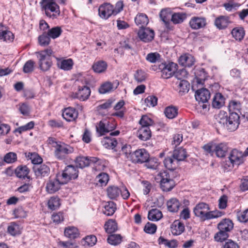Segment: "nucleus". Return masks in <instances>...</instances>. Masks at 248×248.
<instances>
[{
	"label": "nucleus",
	"mask_w": 248,
	"mask_h": 248,
	"mask_svg": "<svg viewBox=\"0 0 248 248\" xmlns=\"http://www.w3.org/2000/svg\"><path fill=\"white\" fill-rule=\"evenodd\" d=\"M218 122L228 130L234 131L240 124V116L237 112L230 113L229 116L225 113H220L218 114Z\"/></svg>",
	"instance_id": "obj_1"
},
{
	"label": "nucleus",
	"mask_w": 248,
	"mask_h": 248,
	"mask_svg": "<svg viewBox=\"0 0 248 248\" xmlns=\"http://www.w3.org/2000/svg\"><path fill=\"white\" fill-rule=\"evenodd\" d=\"M209 205L204 202L197 204L193 209V212L196 217H200L203 220L210 219L220 217L222 212L219 211H209Z\"/></svg>",
	"instance_id": "obj_2"
},
{
	"label": "nucleus",
	"mask_w": 248,
	"mask_h": 248,
	"mask_svg": "<svg viewBox=\"0 0 248 248\" xmlns=\"http://www.w3.org/2000/svg\"><path fill=\"white\" fill-rule=\"evenodd\" d=\"M75 163L77 167L83 168L88 166L90 164H95V167L97 170H104L106 167L104 162L95 157L78 156L75 160Z\"/></svg>",
	"instance_id": "obj_3"
},
{
	"label": "nucleus",
	"mask_w": 248,
	"mask_h": 248,
	"mask_svg": "<svg viewBox=\"0 0 248 248\" xmlns=\"http://www.w3.org/2000/svg\"><path fill=\"white\" fill-rule=\"evenodd\" d=\"M42 8L45 11L46 15L52 19L57 18L60 14L59 6L54 0H44Z\"/></svg>",
	"instance_id": "obj_4"
},
{
	"label": "nucleus",
	"mask_w": 248,
	"mask_h": 248,
	"mask_svg": "<svg viewBox=\"0 0 248 248\" xmlns=\"http://www.w3.org/2000/svg\"><path fill=\"white\" fill-rule=\"evenodd\" d=\"M160 179V185L161 189L166 192L170 191L175 186L174 180L170 178V175L167 171L160 172L158 174Z\"/></svg>",
	"instance_id": "obj_5"
},
{
	"label": "nucleus",
	"mask_w": 248,
	"mask_h": 248,
	"mask_svg": "<svg viewBox=\"0 0 248 248\" xmlns=\"http://www.w3.org/2000/svg\"><path fill=\"white\" fill-rule=\"evenodd\" d=\"M78 172V170L74 166L68 165L65 168L61 174L57 175V177L62 180V183L66 184L70 180L77 178Z\"/></svg>",
	"instance_id": "obj_6"
},
{
	"label": "nucleus",
	"mask_w": 248,
	"mask_h": 248,
	"mask_svg": "<svg viewBox=\"0 0 248 248\" xmlns=\"http://www.w3.org/2000/svg\"><path fill=\"white\" fill-rule=\"evenodd\" d=\"M177 65L173 62L162 63L158 66V68L161 72V77L167 79L171 77L177 70Z\"/></svg>",
	"instance_id": "obj_7"
},
{
	"label": "nucleus",
	"mask_w": 248,
	"mask_h": 248,
	"mask_svg": "<svg viewBox=\"0 0 248 248\" xmlns=\"http://www.w3.org/2000/svg\"><path fill=\"white\" fill-rule=\"evenodd\" d=\"M59 145L55 149L54 155L59 160H63L66 158L68 155L74 152V149L70 146L63 142L59 143Z\"/></svg>",
	"instance_id": "obj_8"
},
{
	"label": "nucleus",
	"mask_w": 248,
	"mask_h": 248,
	"mask_svg": "<svg viewBox=\"0 0 248 248\" xmlns=\"http://www.w3.org/2000/svg\"><path fill=\"white\" fill-rule=\"evenodd\" d=\"M91 94V90L89 87L85 85H78V91L73 93L72 97L74 98H77L80 101H85L87 100Z\"/></svg>",
	"instance_id": "obj_9"
},
{
	"label": "nucleus",
	"mask_w": 248,
	"mask_h": 248,
	"mask_svg": "<svg viewBox=\"0 0 248 248\" xmlns=\"http://www.w3.org/2000/svg\"><path fill=\"white\" fill-rule=\"evenodd\" d=\"M138 36L141 41L149 43L154 39L155 32L149 28H141L138 32Z\"/></svg>",
	"instance_id": "obj_10"
},
{
	"label": "nucleus",
	"mask_w": 248,
	"mask_h": 248,
	"mask_svg": "<svg viewBox=\"0 0 248 248\" xmlns=\"http://www.w3.org/2000/svg\"><path fill=\"white\" fill-rule=\"evenodd\" d=\"M149 154L144 149H138L133 152L131 155L133 162L137 163H145L149 159Z\"/></svg>",
	"instance_id": "obj_11"
},
{
	"label": "nucleus",
	"mask_w": 248,
	"mask_h": 248,
	"mask_svg": "<svg viewBox=\"0 0 248 248\" xmlns=\"http://www.w3.org/2000/svg\"><path fill=\"white\" fill-rule=\"evenodd\" d=\"M244 157L245 156L243 152L233 149L230 152L229 158L233 167L234 165H239L242 163Z\"/></svg>",
	"instance_id": "obj_12"
},
{
	"label": "nucleus",
	"mask_w": 248,
	"mask_h": 248,
	"mask_svg": "<svg viewBox=\"0 0 248 248\" xmlns=\"http://www.w3.org/2000/svg\"><path fill=\"white\" fill-rule=\"evenodd\" d=\"M115 128V124L110 125V123L106 120L101 121L96 126V131L99 136L105 135Z\"/></svg>",
	"instance_id": "obj_13"
},
{
	"label": "nucleus",
	"mask_w": 248,
	"mask_h": 248,
	"mask_svg": "<svg viewBox=\"0 0 248 248\" xmlns=\"http://www.w3.org/2000/svg\"><path fill=\"white\" fill-rule=\"evenodd\" d=\"M206 24V18L202 16H193L189 22L190 27L193 30L203 28L205 27Z\"/></svg>",
	"instance_id": "obj_14"
},
{
	"label": "nucleus",
	"mask_w": 248,
	"mask_h": 248,
	"mask_svg": "<svg viewBox=\"0 0 248 248\" xmlns=\"http://www.w3.org/2000/svg\"><path fill=\"white\" fill-rule=\"evenodd\" d=\"M98 13L102 18L107 19L114 14L113 6L109 3L103 4L99 7Z\"/></svg>",
	"instance_id": "obj_15"
},
{
	"label": "nucleus",
	"mask_w": 248,
	"mask_h": 248,
	"mask_svg": "<svg viewBox=\"0 0 248 248\" xmlns=\"http://www.w3.org/2000/svg\"><path fill=\"white\" fill-rule=\"evenodd\" d=\"M62 183V180L59 179L57 177L56 179L50 180L46 186V191L50 194H52L57 191L60 188Z\"/></svg>",
	"instance_id": "obj_16"
},
{
	"label": "nucleus",
	"mask_w": 248,
	"mask_h": 248,
	"mask_svg": "<svg viewBox=\"0 0 248 248\" xmlns=\"http://www.w3.org/2000/svg\"><path fill=\"white\" fill-rule=\"evenodd\" d=\"M195 96L197 101L206 103L210 97V93L207 89L202 88L196 91Z\"/></svg>",
	"instance_id": "obj_17"
},
{
	"label": "nucleus",
	"mask_w": 248,
	"mask_h": 248,
	"mask_svg": "<svg viewBox=\"0 0 248 248\" xmlns=\"http://www.w3.org/2000/svg\"><path fill=\"white\" fill-rule=\"evenodd\" d=\"M119 83L117 80L114 81L112 83L106 82L99 88V92L101 94H105L115 89L118 86Z\"/></svg>",
	"instance_id": "obj_18"
},
{
	"label": "nucleus",
	"mask_w": 248,
	"mask_h": 248,
	"mask_svg": "<svg viewBox=\"0 0 248 248\" xmlns=\"http://www.w3.org/2000/svg\"><path fill=\"white\" fill-rule=\"evenodd\" d=\"M62 115L65 120L70 122L78 118V112L74 108L69 107L64 109Z\"/></svg>",
	"instance_id": "obj_19"
},
{
	"label": "nucleus",
	"mask_w": 248,
	"mask_h": 248,
	"mask_svg": "<svg viewBox=\"0 0 248 248\" xmlns=\"http://www.w3.org/2000/svg\"><path fill=\"white\" fill-rule=\"evenodd\" d=\"M195 62L194 57L188 54H185L180 56L179 59V64L184 67H190Z\"/></svg>",
	"instance_id": "obj_20"
},
{
	"label": "nucleus",
	"mask_w": 248,
	"mask_h": 248,
	"mask_svg": "<svg viewBox=\"0 0 248 248\" xmlns=\"http://www.w3.org/2000/svg\"><path fill=\"white\" fill-rule=\"evenodd\" d=\"M171 13L169 9L162 10L159 14L160 17L162 21L164 23L166 28L169 30H171V27L170 26V18H171Z\"/></svg>",
	"instance_id": "obj_21"
},
{
	"label": "nucleus",
	"mask_w": 248,
	"mask_h": 248,
	"mask_svg": "<svg viewBox=\"0 0 248 248\" xmlns=\"http://www.w3.org/2000/svg\"><path fill=\"white\" fill-rule=\"evenodd\" d=\"M40 68L43 71H46L51 66V61L49 58L45 57L44 55H38Z\"/></svg>",
	"instance_id": "obj_22"
},
{
	"label": "nucleus",
	"mask_w": 248,
	"mask_h": 248,
	"mask_svg": "<svg viewBox=\"0 0 248 248\" xmlns=\"http://www.w3.org/2000/svg\"><path fill=\"white\" fill-rule=\"evenodd\" d=\"M137 137L141 140L146 141L151 137V131L148 127H141L137 133Z\"/></svg>",
	"instance_id": "obj_23"
},
{
	"label": "nucleus",
	"mask_w": 248,
	"mask_h": 248,
	"mask_svg": "<svg viewBox=\"0 0 248 248\" xmlns=\"http://www.w3.org/2000/svg\"><path fill=\"white\" fill-rule=\"evenodd\" d=\"M217 227L219 231L228 232L232 229L233 224L231 220L225 218L218 223Z\"/></svg>",
	"instance_id": "obj_24"
},
{
	"label": "nucleus",
	"mask_w": 248,
	"mask_h": 248,
	"mask_svg": "<svg viewBox=\"0 0 248 248\" xmlns=\"http://www.w3.org/2000/svg\"><path fill=\"white\" fill-rule=\"evenodd\" d=\"M35 175L39 177H44L47 175L49 172V168L45 164H42L33 168Z\"/></svg>",
	"instance_id": "obj_25"
},
{
	"label": "nucleus",
	"mask_w": 248,
	"mask_h": 248,
	"mask_svg": "<svg viewBox=\"0 0 248 248\" xmlns=\"http://www.w3.org/2000/svg\"><path fill=\"white\" fill-rule=\"evenodd\" d=\"M228 147L227 143H220L216 144L215 148V153L218 157H223L228 151Z\"/></svg>",
	"instance_id": "obj_26"
},
{
	"label": "nucleus",
	"mask_w": 248,
	"mask_h": 248,
	"mask_svg": "<svg viewBox=\"0 0 248 248\" xmlns=\"http://www.w3.org/2000/svg\"><path fill=\"white\" fill-rule=\"evenodd\" d=\"M181 203L179 201L175 198L170 199L167 202L168 210L170 212H177L180 207Z\"/></svg>",
	"instance_id": "obj_27"
},
{
	"label": "nucleus",
	"mask_w": 248,
	"mask_h": 248,
	"mask_svg": "<svg viewBox=\"0 0 248 248\" xmlns=\"http://www.w3.org/2000/svg\"><path fill=\"white\" fill-rule=\"evenodd\" d=\"M172 156L177 161H183L187 157L186 151L182 147H178L174 150Z\"/></svg>",
	"instance_id": "obj_28"
},
{
	"label": "nucleus",
	"mask_w": 248,
	"mask_h": 248,
	"mask_svg": "<svg viewBox=\"0 0 248 248\" xmlns=\"http://www.w3.org/2000/svg\"><path fill=\"white\" fill-rule=\"evenodd\" d=\"M135 22L137 25L141 28L145 27L148 24L149 19L146 14L140 13L135 17Z\"/></svg>",
	"instance_id": "obj_29"
},
{
	"label": "nucleus",
	"mask_w": 248,
	"mask_h": 248,
	"mask_svg": "<svg viewBox=\"0 0 248 248\" xmlns=\"http://www.w3.org/2000/svg\"><path fill=\"white\" fill-rule=\"evenodd\" d=\"M64 232L65 236L70 239H74L79 237V235L78 229L73 226L65 228Z\"/></svg>",
	"instance_id": "obj_30"
},
{
	"label": "nucleus",
	"mask_w": 248,
	"mask_h": 248,
	"mask_svg": "<svg viewBox=\"0 0 248 248\" xmlns=\"http://www.w3.org/2000/svg\"><path fill=\"white\" fill-rule=\"evenodd\" d=\"M185 231V226L183 223L175 221L171 227V232L173 235H178Z\"/></svg>",
	"instance_id": "obj_31"
},
{
	"label": "nucleus",
	"mask_w": 248,
	"mask_h": 248,
	"mask_svg": "<svg viewBox=\"0 0 248 248\" xmlns=\"http://www.w3.org/2000/svg\"><path fill=\"white\" fill-rule=\"evenodd\" d=\"M30 170L26 166H18L15 170V173L16 176L19 178H30L28 174Z\"/></svg>",
	"instance_id": "obj_32"
},
{
	"label": "nucleus",
	"mask_w": 248,
	"mask_h": 248,
	"mask_svg": "<svg viewBox=\"0 0 248 248\" xmlns=\"http://www.w3.org/2000/svg\"><path fill=\"white\" fill-rule=\"evenodd\" d=\"M103 145L106 148L114 149L117 144V141L115 138L106 137L102 140Z\"/></svg>",
	"instance_id": "obj_33"
},
{
	"label": "nucleus",
	"mask_w": 248,
	"mask_h": 248,
	"mask_svg": "<svg viewBox=\"0 0 248 248\" xmlns=\"http://www.w3.org/2000/svg\"><path fill=\"white\" fill-rule=\"evenodd\" d=\"M229 23V18L226 16H220L217 18L215 21L216 26L219 29H224L227 27Z\"/></svg>",
	"instance_id": "obj_34"
},
{
	"label": "nucleus",
	"mask_w": 248,
	"mask_h": 248,
	"mask_svg": "<svg viewBox=\"0 0 248 248\" xmlns=\"http://www.w3.org/2000/svg\"><path fill=\"white\" fill-rule=\"evenodd\" d=\"M224 104V98L220 93H217L214 96L212 106L215 108H219Z\"/></svg>",
	"instance_id": "obj_35"
},
{
	"label": "nucleus",
	"mask_w": 248,
	"mask_h": 248,
	"mask_svg": "<svg viewBox=\"0 0 248 248\" xmlns=\"http://www.w3.org/2000/svg\"><path fill=\"white\" fill-rule=\"evenodd\" d=\"M7 232L12 236L20 234L21 229L19 225L15 222H11L8 226Z\"/></svg>",
	"instance_id": "obj_36"
},
{
	"label": "nucleus",
	"mask_w": 248,
	"mask_h": 248,
	"mask_svg": "<svg viewBox=\"0 0 248 248\" xmlns=\"http://www.w3.org/2000/svg\"><path fill=\"white\" fill-rule=\"evenodd\" d=\"M160 163L158 159L155 157L150 158L145 162L144 166L149 169L156 170L158 169Z\"/></svg>",
	"instance_id": "obj_37"
},
{
	"label": "nucleus",
	"mask_w": 248,
	"mask_h": 248,
	"mask_svg": "<svg viewBox=\"0 0 248 248\" xmlns=\"http://www.w3.org/2000/svg\"><path fill=\"white\" fill-rule=\"evenodd\" d=\"M105 229L108 233H111L118 230L116 222L113 219H109L105 224Z\"/></svg>",
	"instance_id": "obj_38"
},
{
	"label": "nucleus",
	"mask_w": 248,
	"mask_h": 248,
	"mask_svg": "<svg viewBox=\"0 0 248 248\" xmlns=\"http://www.w3.org/2000/svg\"><path fill=\"white\" fill-rule=\"evenodd\" d=\"M116 209L115 203L113 202H108L104 206L103 213L107 216H110L113 215Z\"/></svg>",
	"instance_id": "obj_39"
},
{
	"label": "nucleus",
	"mask_w": 248,
	"mask_h": 248,
	"mask_svg": "<svg viewBox=\"0 0 248 248\" xmlns=\"http://www.w3.org/2000/svg\"><path fill=\"white\" fill-rule=\"evenodd\" d=\"M162 217V212L157 209H153L148 213V219L153 221H156Z\"/></svg>",
	"instance_id": "obj_40"
},
{
	"label": "nucleus",
	"mask_w": 248,
	"mask_h": 248,
	"mask_svg": "<svg viewBox=\"0 0 248 248\" xmlns=\"http://www.w3.org/2000/svg\"><path fill=\"white\" fill-rule=\"evenodd\" d=\"M165 116L169 119H173L178 114V109L174 106H169L166 108L164 110Z\"/></svg>",
	"instance_id": "obj_41"
},
{
	"label": "nucleus",
	"mask_w": 248,
	"mask_h": 248,
	"mask_svg": "<svg viewBox=\"0 0 248 248\" xmlns=\"http://www.w3.org/2000/svg\"><path fill=\"white\" fill-rule=\"evenodd\" d=\"M62 32L61 27L56 26L48 30L46 32L50 38L56 39L59 37Z\"/></svg>",
	"instance_id": "obj_42"
},
{
	"label": "nucleus",
	"mask_w": 248,
	"mask_h": 248,
	"mask_svg": "<svg viewBox=\"0 0 248 248\" xmlns=\"http://www.w3.org/2000/svg\"><path fill=\"white\" fill-rule=\"evenodd\" d=\"M186 16L184 13H175L171 15V21L175 24L182 23L186 18Z\"/></svg>",
	"instance_id": "obj_43"
},
{
	"label": "nucleus",
	"mask_w": 248,
	"mask_h": 248,
	"mask_svg": "<svg viewBox=\"0 0 248 248\" xmlns=\"http://www.w3.org/2000/svg\"><path fill=\"white\" fill-rule=\"evenodd\" d=\"M159 244H163L169 248H175L178 246V242L174 239L168 240L162 237H160L158 239Z\"/></svg>",
	"instance_id": "obj_44"
},
{
	"label": "nucleus",
	"mask_w": 248,
	"mask_h": 248,
	"mask_svg": "<svg viewBox=\"0 0 248 248\" xmlns=\"http://www.w3.org/2000/svg\"><path fill=\"white\" fill-rule=\"evenodd\" d=\"M107 66V63L105 62L101 61L95 63L93 66V68L95 72L100 73L105 71Z\"/></svg>",
	"instance_id": "obj_45"
},
{
	"label": "nucleus",
	"mask_w": 248,
	"mask_h": 248,
	"mask_svg": "<svg viewBox=\"0 0 248 248\" xmlns=\"http://www.w3.org/2000/svg\"><path fill=\"white\" fill-rule=\"evenodd\" d=\"M120 189L117 186H110L107 188V194L110 199H114L119 196Z\"/></svg>",
	"instance_id": "obj_46"
},
{
	"label": "nucleus",
	"mask_w": 248,
	"mask_h": 248,
	"mask_svg": "<svg viewBox=\"0 0 248 248\" xmlns=\"http://www.w3.org/2000/svg\"><path fill=\"white\" fill-rule=\"evenodd\" d=\"M232 34L236 40L241 41L244 38L245 31L243 28H235L232 31Z\"/></svg>",
	"instance_id": "obj_47"
},
{
	"label": "nucleus",
	"mask_w": 248,
	"mask_h": 248,
	"mask_svg": "<svg viewBox=\"0 0 248 248\" xmlns=\"http://www.w3.org/2000/svg\"><path fill=\"white\" fill-rule=\"evenodd\" d=\"M178 90L180 93H187L189 89V84L186 80H181L177 82Z\"/></svg>",
	"instance_id": "obj_48"
},
{
	"label": "nucleus",
	"mask_w": 248,
	"mask_h": 248,
	"mask_svg": "<svg viewBox=\"0 0 248 248\" xmlns=\"http://www.w3.org/2000/svg\"><path fill=\"white\" fill-rule=\"evenodd\" d=\"M3 159L5 163L13 164L17 161V155L16 153L10 152L4 155Z\"/></svg>",
	"instance_id": "obj_49"
},
{
	"label": "nucleus",
	"mask_w": 248,
	"mask_h": 248,
	"mask_svg": "<svg viewBox=\"0 0 248 248\" xmlns=\"http://www.w3.org/2000/svg\"><path fill=\"white\" fill-rule=\"evenodd\" d=\"M107 241L109 244L116 246L121 242L122 236L120 234H111L108 237Z\"/></svg>",
	"instance_id": "obj_50"
},
{
	"label": "nucleus",
	"mask_w": 248,
	"mask_h": 248,
	"mask_svg": "<svg viewBox=\"0 0 248 248\" xmlns=\"http://www.w3.org/2000/svg\"><path fill=\"white\" fill-rule=\"evenodd\" d=\"M73 62L72 59H69L62 60L59 64V67L64 70H69L72 69Z\"/></svg>",
	"instance_id": "obj_51"
},
{
	"label": "nucleus",
	"mask_w": 248,
	"mask_h": 248,
	"mask_svg": "<svg viewBox=\"0 0 248 248\" xmlns=\"http://www.w3.org/2000/svg\"><path fill=\"white\" fill-rule=\"evenodd\" d=\"M38 41L42 46H46L50 44V38L47 35L46 32L45 31L42 35L38 37Z\"/></svg>",
	"instance_id": "obj_52"
},
{
	"label": "nucleus",
	"mask_w": 248,
	"mask_h": 248,
	"mask_svg": "<svg viewBox=\"0 0 248 248\" xmlns=\"http://www.w3.org/2000/svg\"><path fill=\"white\" fill-rule=\"evenodd\" d=\"M48 208L51 210H55L60 205V199L58 197H52L48 200Z\"/></svg>",
	"instance_id": "obj_53"
},
{
	"label": "nucleus",
	"mask_w": 248,
	"mask_h": 248,
	"mask_svg": "<svg viewBox=\"0 0 248 248\" xmlns=\"http://www.w3.org/2000/svg\"><path fill=\"white\" fill-rule=\"evenodd\" d=\"M96 180L101 186H106L109 180V176L107 173L102 172L97 176Z\"/></svg>",
	"instance_id": "obj_54"
},
{
	"label": "nucleus",
	"mask_w": 248,
	"mask_h": 248,
	"mask_svg": "<svg viewBox=\"0 0 248 248\" xmlns=\"http://www.w3.org/2000/svg\"><path fill=\"white\" fill-rule=\"evenodd\" d=\"M161 56L157 52L150 53L146 56V60L151 63H155L160 61Z\"/></svg>",
	"instance_id": "obj_55"
},
{
	"label": "nucleus",
	"mask_w": 248,
	"mask_h": 248,
	"mask_svg": "<svg viewBox=\"0 0 248 248\" xmlns=\"http://www.w3.org/2000/svg\"><path fill=\"white\" fill-rule=\"evenodd\" d=\"M237 217L241 222L248 223V208L243 212H237Z\"/></svg>",
	"instance_id": "obj_56"
},
{
	"label": "nucleus",
	"mask_w": 248,
	"mask_h": 248,
	"mask_svg": "<svg viewBox=\"0 0 248 248\" xmlns=\"http://www.w3.org/2000/svg\"><path fill=\"white\" fill-rule=\"evenodd\" d=\"M153 120L146 115L143 116L140 121L141 127H148L153 125Z\"/></svg>",
	"instance_id": "obj_57"
},
{
	"label": "nucleus",
	"mask_w": 248,
	"mask_h": 248,
	"mask_svg": "<svg viewBox=\"0 0 248 248\" xmlns=\"http://www.w3.org/2000/svg\"><path fill=\"white\" fill-rule=\"evenodd\" d=\"M144 102L147 107H154L157 105V98L153 95L149 96L145 99Z\"/></svg>",
	"instance_id": "obj_58"
},
{
	"label": "nucleus",
	"mask_w": 248,
	"mask_h": 248,
	"mask_svg": "<svg viewBox=\"0 0 248 248\" xmlns=\"http://www.w3.org/2000/svg\"><path fill=\"white\" fill-rule=\"evenodd\" d=\"M229 237L228 232L222 231H219V232L217 233L214 238L216 241L217 242H222L225 240Z\"/></svg>",
	"instance_id": "obj_59"
},
{
	"label": "nucleus",
	"mask_w": 248,
	"mask_h": 248,
	"mask_svg": "<svg viewBox=\"0 0 248 248\" xmlns=\"http://www.w3.org/2000/svg\"><path fill=\"white\" fill-rule=\"evenodd\" d=\"M164 164L165 167L170 170H173L176 168L173 159L171 157L166 158L164 161Z\"/></svg>",
	"instance_id": "obj_60"
},
{
	"label": "nucleus",
	"mask_w": 248,
	"mask_h": 248,
	"mask_svg": "<svg viewBox=\"0 0 248 248\" xmlns=\"http://www.w3.org/2000/svg\"><path fill=\"white\" fill-rule=\"evenodd\" d=\"M135 80L138 82H141L144 81L146 78V74L141 70H138L134 75Z\"/></svg>",
	"instance_id": "obj_61"
},
{
	"label": "nucleus",
	"mask_w": 248,
	"mask_h": 248,
	"mask_svg": "<svg viewBox=\"0 0 248 248\" xmlns=\"http://www.w3.org/2000/svg\"><path fill=\"white\" fill-rule=\"evenodd\" d=\"M34 62L32 60L28 61L23 66V72L25 73H31L34 69Z\"/></svg>",
	"instance_id": "obj_62"
},
{
	"label": "nucleus",
	"mask_w": 248,
	"mask_h": 248,
	"mask_svg": "<svg viewBox=\"0 0 248 248\" xmlns=\"http://www.w3.org/2000/svg\"><path fill=\"white\" fill-rule=\"evenodd\" d=\"M156 230V226L152 223L148 222L145 226L144 231L147 233L153 234Z\"/></svg>",
	"instance_id": "obj_63"
},
{
	"label": "nucleus",
	"mask_w": 248,
	"mask_h": 248,
	"mask_svg": "<svg viewBox=\"0 0 248 248\" xmlns=\"http://www.w3.org/2000/svg\"><path fill=\"white\" fill-rule=\"evenodd\" d=\"M18 109L20 113L24 115H28L30 113V108L26 103H21L18 105Z\"/></svg>",
	"instance_id": "obj_64"
}]
</instances>
